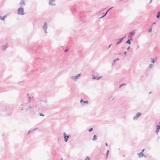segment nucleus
<instances>
[{
  "label": "nucleus",
  "instance_id": "nucleus-25",
  "mask_svg": "<svg viewBox=\"0 0 160 160\" xmlns=\"http://www.w3.org/2000/svg\"><path fill=\"white\" fill-rule=\"evenodd\" d=\"M144 149H143L142 150V152H142L143 153V151H144Z\"/></svg>",
  "mask_w": 160,
  "mask_h": 160
},
{
  "label": "nucleus",
  "instance_id": "nucleus-9",
  "mask_svg": "<svg viewBox=\"0 0 160 160\" xmlns=\"http://www.w3.org/2000/svg\"><path fill=\"white\" fill-rule=\"evenodd\" d=\"M132 40V39H129L128 40L127 42V43H128L129 44H130V40Z\"/></svg>",
  "mask_w": 160,
  "mask_h": 160
},
{
  "label": "nucleus",
  "instance_id": "nucleus-18",
  "mask_svg": "<svg viewBox=\"0 0 160 160\" xmlns=\"http://www.w3.org/2000/svg\"><path fill=\"white\" fill-rule=\"evenodd\" d=\"M151 31H152V28H150L149 29V30L148 31V32H151Z\"/></svg>",
  "mask_w": 160,
  "mask_h": 160
},
{
  "label": "nucleus",
  "instance_id": "nucleus-13",
  "mask_svg": "<svg viewBox=\"0 0 160 160\" xmlns=\"http://www.w3.org/2000/svg\"><path fill=\"white\" fill-rule=\"evenodd\" d=\"M5 17V16L3 17H0V19L1 20H3L4 19V18Z\"/></svg>",
  "mask_w": 160,
  "mask_h": 160
},
{
  "label": "nucleus",
  "instance_id": "nucleus-14",
  "mask_svg": "<svg viewBox=\"0 0 160 160\" xmlns=\"http://www.w3.org/2000/svg\"><path fill=\"white\" fill-rule=\"evenodd\" d=\"M85 160H90V159L89 157H87Z\"/></svg>",
  "mask_w": 160,
  "mask_h": 160
},
{
  "label": "nucleus",
  "instance_id": "nucleus-7",
  "mask_svg": "<svg viewBox=\"0 0 160 160\" xmlns=\"http://www.w3.org/2000/svg\"><path fill=\"white\" fill-rule=\"evenodd\" d=\"M54 1V0H51L49 2L50 5H51L53 3V2Z\"/></svg>",
  "mask_w": 160,
  "mask_h": 160
},
{
  "label": "nucleus",
  "instance_id": "nucleus-10",
  "mask_svg": "<svg viewBox=\"0 0 160 160\" xmlns=\"http://www.w3.org/2000/svg\"><path fill=\"white\" fill-rule=\"evenodd\" d=\"M97 138L96 137V136L95 135H94V136H93V141H94L95 140H96L97 139Z\"/></svg>",
  "mask_w": 160,
  "mask_h": 160
},
{
  "label": "nucleus",
  "instance_id": "nucleus-15",
  "mask_svg": "<svg viewBox=\"0 0 160 160\" xmlns=\"http://www.w3.org/2000/svg\"><path fill=\"white\" fill-rule=\"evenodd\" d=\"M109 152V150H108L107 151V156L108 155V154Z\"/></svg>",
  "mask_w": 160,
  "mask_h": 160
},
{
  "label": "nucleus",
  "instance_id": "nucleus-28",
  "mask_svg": "<svg viewBox=\"0 0 160 160\" xmlns=\"http://www.w3.org/2000/svg\"><path fill=\"white\" fill-rule=\"evenodd\" d=\"M156 24V23L155 22H154L153 24Z\"/></svg>",
  "mask_w": 160,
  "mask_h": 160
},
{
  "label": "nucleus",
  "instance_id": "nucleus-2",
  "mask_svg": "<svg viewBox=\"0 0 160 160\" xmlns=\"http://www.w3.org/2000/svg\"><path fill=\"white\" fill-rule=\"evenodd\" d=\"M63 135L64 136L65 141L66 142H67L69 138V136H67V134L65 133H63Z\"/></svg>",
  "mask_w": 160,
  "mask_h": 160
},
{
  "label": "nucleus",
  "instance_id": "nucleus-23",
  "mask_svg": "<svg viewBox=\"0 0 160 160\" xmlns=\"http://www.w3.org/2000/svg\"><path fill=\"white\" fill-rule=\"evenodd\" d=\"M7 48V47H6V46H3V48H4V49H5V48Z\"/></svg>",
  "mask_w": 160,
  "mask_h": 160
},
{
  "label": "nucleus",
  "instance_id": "nucleus-11",
  "mask_svg": "<svg viewBox=\"0 0 160 160\" xmlns=\"http://www.w3.org/2000/svg\"><path fill=\"white\" fill-rule=\"evenodd\" d=\"M135 33V32L133 31L130 33V34L131 35H133Z\"/></svg>",
  "mask_w": 160,
  "mask_h": 160
},
{
  "label": "nucleus",
  "instance_id": "nucleus-3",
  "mask_svg": "<svg viewBox=\"0 0 160 160\" xmlns=\"http://www.w3.org/2000/svg\"><path fill=\"white\" fill-rule=\"evenodd\" d=\"M80 102L82 104H83L84 103L87 104L88 103V101H86L84 102H83L82 99L80 100Z\"/></svg>",
  "mask_w": 160,
  "mask_h": 160
},
{
  "label": "nucleus",
  "instance_id": "nucleus-1",
  "mask_svg": "<svg viewBox=\"0 0 160 160\" xmlns=\"http://www.w3.org/2000/svg\"><path fill=\"white\" fill-rule=\"evenodd\" d=\"M23 9L22 8H19L18 9V13L21 15L24 14Z\"/></svg>",
  "mask_w": 160,
  "mask_h": 160
},
{
  "label": "nucleus",
  "instance_id": "nucleus-24",
  "mask_svg": "<svg viewBox=\"0 0 160 160\" xmlns=\"http://www.w3.org/2000/svg\"><path fill=\"white\" fill-rule=\"evenodd\" d=\"M105 144H106V145L107 146H108V144L107 143H105Z\"/></svg>",
  "mask_w": 160,
  "mask_h": 160
},
{
  "label": "nucleus",
  "instance_id": "nucleus-5",
  "mask_svg": "<svg viewBox=\"0 0 160 160\" xmlns=\"http://www.w3.org/2000/svg\"><path fill=\"white\" fill-rule=\"evenodd\" d=\"M141 113H138L137 114L136 117H134V119H135L136 118H137L138 117H139V116H141Z\"/></svg>",
  "mask_w": 160,
  "mask_h": 160
},
{
  "label": "nucleus",
  "instance_id": "nucleus-19",
  "mask_svg": "<svg viewBox=\"0 0 160 160\" xmlns=\"http://www.w3.org/2000/svg\"><path fill=\"white\" fill-rule=\"evenodd\" d=\"M125 85V84H122L121 85H120V88L121 87L122 85Z\"/></svg>",
  "mask_w": 160,
  "mask_h": 160
},
{
  "label": "nucleus",
  "instance_id": "nucleus-16",
  "mask_svg": "<svg viewBox=\"0 0 160 160\" xmlns=\"http://www.w3.org/2000/svg\"><path fill=\"white\" fill-rule=\"evenodd\" d=\"M92 128H90L89 130H88V131L89 132H90V131H91L92 130Z\"/></svg>",
  "mask_w": 160,
  "mask_h": 160
},
{
  "label": "nucleus",
  "instance_id": "nucleus-27",
  "mask_svg": "<svg viewBox=\"0 0 160 160\" xmlns=\"http://www.w3.org/2000/svg\"><path fill=\"white\" fill-rule=\"evenodd\" d=\"M101 77H100V78H98V79H100V78H101Z\"/></svg>",
  "mask_w": 160,
  "mask_h": 160
},
{
  "label": "nucleus",
  "instance_id": "nucleus-26",
  "mask_svg": "<svg viewBox=\"0 0 160 160\" xmlns=\"http://www.w3.org/2000/svg\"><path fill=\"white\" fill-rule=\"evenodd\" d=\"M67 49H66V50H65V52H67Z\"/></svg>",
  "mask_w": 160,
  "mask_h": 160
},
{
  "label": "nucleus",
  "instance_id": "nucleus-6",
  "mask_svg": "<svg viewBox=\"0 0 160 160\" xmlns=\"http://www.w3.org/2000/svg\"><path fill=\"white\" fill-rule=\"evenodd\" d=\"M123 38H120L119 39V41H118V42L117 43V44H119L120 42H121V41H122V39H123Z\"/></svg>",
  "mask_w": 160,
  "mask_h": 160
},
{
  "label": "nucleus",
  "instance_id": "nucleus-12",
  "mask_svg": "<svg viewBox=\"0 0 160 160\" xmlns=\"http://www.w3.org/2000/svg\"><path fill=\"white\" fill-rule=\"evenodd\" d=\"M20 4H24V2L23 1H22V0L21 1V2H20Z\"/></svg>",
  "mask_w": 160,
  "mask_h": 160
},
{
  "label": "nucleus",
  "instance_id": "nucleus-17",
  "mask_svg": "<svg viewBox=\"0 0 160 160\" xmlns=\"http://www.w3.org/2000/svg\"><path fill=\"white\" fill-rule=\"evenodd\" d=\"M108 12V11H107V12L105 13V14L102 17H101V18H102V17H104V16H105L106 15V14H107V13Z\"/></svg>",
  "mask_w": 160,
  "mask_h": 160
},
{
  "label": "nucleus",
  "instance_id": "nucleus-8",
  "mask_svg": "<svg viewBox=\"0 0 160 160\" xmlns=\"http://www.w3.org/2000/svg\"><path fill=\"white\" fill-rule=\"evenodd\" d=\"M160 17V11L158 13L157 15V17L158 18H159Z\"/></svg>",
  "mask_w": 160,
  "mask_h": 160
},
{
  "label": "nucleus",
  "instance_id": "nucleus-20",
  "mask_svg": "<svg viewBox=\"0 0 160 160\" xmlns=\"http://www.w3.org/2000/svg\"><path fill=\"white\" fill-rule=\"evenodd\" d=\"M92 79H95V77L94 76H93Z\"/></svg>",
  "mask_w": 160,
  "mask_h": 160
},
{
  "label": "nucleus",
  "instance_id": "nucleus-22",
  "mask_svg": "<svg viewBox=\"0 0 160 160\" xmlns=\"http://www.w3.org/2000/svg\"><path fill=\"white\" fill-rule=\"evenodd\" d=\"M39 115L40 116H44V115H42V114H40Z\"/></svg>",
  "mask_w": 160,
  "mask_h": 160
},
{
  "label": "nucleus",
  "instance_id": "nucleus-4",
  "mask_svg": "<svg viewBox=\"0 0 160 160\" xmlns=\"http://www.w3.org/2000/svg\"><path fill=\"white\" fill-rule=\"evenodd\" d=\"M138 156L139 158H140L144 156V154L142 152H141L140 153H139L138 154Z\"/></svg>",
  "mask_w": 160,
  "mask_h": 160
},
{
  "label": "nucleus",
  "instance_id": "nucleus-21",
  "mask_svg": "<svg viewBox=\"0 0 160 160\" xmlns=\"http://www.w3.org/2000/svg\"><path fill=\"white\" fill-rule=\"evenodd\" d=\"M152 63H154V61L153 59H152Z\"/></svg>",
  "mask_w": 160,
  "mask_h": 160
}]
</instances>
